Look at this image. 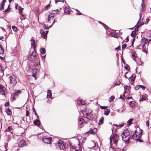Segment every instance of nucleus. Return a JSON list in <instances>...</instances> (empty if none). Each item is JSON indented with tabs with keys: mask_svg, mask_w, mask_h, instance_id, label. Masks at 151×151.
Masks as SVG:
<instances>
[{
	"mask_svg": "<svg viewBox=\"0 0 151 151\" xmlns=\"http://www.w3.org/2000/svg\"><path fill=\"white\" fill-rule=\"evenodd\" d=\"M130 86H128L127 85L125 86L124 87L125 90H129L130 87H129Z\"/></svg>",
	"mask_w": 151,
	"mask_h": 151,
	"instance_id": "obj_35",
	"label": "nucleus"
},
{
	"mask_svg": "<svg viewBox=\"0 0 151 151\" xmlns=\"http://www.w3.org/2000/svg\"><path fill=\"white\" fill-rule=\"evenodd\" d=\"M142 135V132H140L138 134H137V139L139 138Z\"/></svg>",
	"mask_w": 151,
	"mask_h": 151,
	"instance_id": "obj_40",
	"label": "nucleus"
},
{
	"mask_svg": "<svg viewBox=\"0 0 151 151\" xmlns=\"http://www.w3.org/2000/svg\"><path fill=\"white\" fill-rule=\"evenodd\" d=\"M29 115V111L28 110L26 111V116H28Z\"/></svg>",
	"mask_w": 151,
	"mask_h": 151,
	"instance_id": "obj_51",
	"label": "nucleus"
},
{
	"mask_svg": "<svg viewBox=\"0 0 151 151\" xmlns=\"http://www.w3.org/2000/svg\"><path fill=\"white\" fill-rule=\"evenodd\" d=\"M56 11H57V12L55 14L57 15L59 14H60L59 11L58 9Z\"/></svg>",
	"mask_w": 151,
	"mask_h": 151,
	"instance_id": "obj_54",
	"label": "nucleus"
},
{
	"mask_svg": "<svg viewBox=\"0 0 151 151\" xmlns=\"http://www.w3.org/2000/svg\"><path fill=\"white\" fill-rule=\"evenodd\" d=\"M121 83L120 81H118L116 82L115 83V85H119Z\"/></svg>",
	"mask_w": 151,
	"mask_h": 151,
	"instance_id": "obj_50",
	"label": "nucleus"
},
{
	"mask_svg": "<svg viewBox=\"0 0 151 151\" xmlns=\"http://www.w3.org/2000/svg\"><path fill=\"white\" fill-rule=\"evenodd\" d=\"M129 80L130 83L131 84L133 85L134 83V79L133 78V75H132L131 76V77L129 78Z\"/></svg>",
	"mask_w": 151,
	"mask_h": 151,
	"instance_id": "obj_16",
	"label": "nucleus"
},
{
	"mask_svg": "<svg viewBox=\"0 0 151 151\" xmlns=\"http://www.w3.org/2000/svg\"><path fill=\"white\" fill-rule=\"evenodd\" d=\"M104 118L103 116H102L100 119L99 121V124H101L103 123V120Z\"/></svg>",
	"mask_w": 151,
	"mask_h": 151,
	"instance_id": "obj_23",
	"label": "nucleus"
},
{
	"mask_svg": "<svg viewBox=\"0 0 151 151\" xmlns=\"http://www.w3.org/2000/svg\"><path fill=\"white\" fill-rule=\"evenodd\" d=\"M115 50H119V49L120 50V47L119 46L117 47L116 48H115Z\"/></svg>",
	"mask_w": 151,
	"mask_h": 151,
	"instance_id": "obj_56",
	"label": "nucleus"
},
{
	"mask_svg": "<svg viewBox=\"0 0 151 151\" xmlns=\"http://www.w3.org/2000/svg\"><path fill=\"white\" fill-rule=\"evenodd\" d=\"M25 141L23 140H20L19 143V147H22L25 145Z\"/></svg>",
	"mask_w": 151,
	"mask_h": 151,
	"instance_id": "obj_13",
	"label": "nucleus"
},
{
	"mask_svg": "<svg viewBox=\"0 0 151 151\" xmlns=\"http://www.w3.org/2000/svg\"><path fill=\"white\" fill-rule=\"evenodd\" d=\"M99 22L100 23H101V24H102L104 26V27L106 29H107L108 28V27H107V26H106V24H104L101 22Z\"/></svg>",
	"mask_w": 151,
	"mask_h": 151,
	"instance_id": "obj_33",
	"label": "nucleus"
},
{
	"mask_svg": "<svg viewBox=\"0 0 151 151\" xmlns=\"http://www.w3.org/2000/svg\"><path fill=\"white\" fill-rule=\"evenodd\" d=\"M5 111L8 115L11 116L12 115V111L9 108L6 109Z\"/></svg>",
	"mask_w": 151,
	"mask_h": 151,
	"instance_id": "obj_15",
	"label": "nucleus"
},
{
	"mask_svg": "<svg viewBox=\"0 0 151 151\" xmlns=\"http://www.w3.org/2000/svg\"><path fill=\"white\" fill-rule=\"evenodd\" d=\"M84 122V120L82 118H79L78 120V124L79 125H81Z\"/></svg>",
	"mask_w": 151,
	"mask_h": 151,
	"instance_id": "obj_18",
	"label": "nucleus"
},
{
	"mask_svg": "<svg viewBox=\"0 0 151 151\" xmlns=\"http://www.w3.org/2000/svg\"><path fill=\"white\" fill-rule=\"evenodd\" d=\"M142 51L145 53H146L147 52V48L145 47V44H143L142 45Z\"/></svg>",
	"mask_w": 151,
	"mask_h": 151,
	"instance_id": "obj_24",
	"label": "nucleus"
},
{
	"mask_svg": "<svg viewBox=\"0 0 151 151\" xmlns=\"http://www.w3.org/2000/svg\"><path fill=\"white\" fill-rule=\"evenodd\" d=\"M9 6H10V5H9H9H8V8L6 9L5 10V11H4V12H7L8 11V10H9L8 9L9 7Z\"/></svg>",
	"mask_w": 151,
	"mask_h": 151,
	"instance_id": "obj_58",
	"label": "nucleus"
},
{
	"mask_svg": "<svg viewBox=\"0 0 151 151\" xmlns=\"http://www.w3.org/2000/svg\"><path fill=\"white\" fill-rule=\"evenodd\" d=\"M37 70L38 69L37 68H35L32 71L33 75H32V76H34L35 75L37 72Z\"/></svg>",
	"mask_w": 151,
	"mask_h": 151,
	"instance_id": "obj_30",
	"label": "nucleus"
},
{
	"mask_svg": "<svg viewBox=\"0 0 151 151\" xmlns=\"http://www.w3.org/2000/svg\"><path fill=\"white\" fill-rule=\"evenodd\" d=\"M23 8L21 7L20 6L19 7V14L22 15V16H23V15L22 14V11Z\"/></svg>",
	"mask_w": 151,
	"mask_h": 151,
	"instance_id": "obj_27",
	"label": "nucleus"
},
{
	"mask_svg": "<svg viewBox=\"0 0 151 151\" xmlns=\"http://www.w3.org/2000/svg\"><path fill=\"white\" fill-rule=\"evenodd\" d=\"M97 129L96 128H94L92 130H89V132L91 134H94L97 132Z\"/></svg>",
	"mask_w": 151,
	"mask_h": 151,
	"instance_id": "obj_21",
	"label": "nucleus"
},
{
	"mask_svg": "<svg viewBox=\"0 0 151 151\" xmlns=\"http://www.w3.org/2000/svg\"><path fill=\"white\" fill-rule=\"evenodd\" d=\"M4 49L1 47V45L0 44V54H4Z\"/></svg>",
	"mask_w": 151,
	"mask_h": 151,
	"instance_id": "obj_26",
	"label": "nucleus"
},
{
	"mask_svg": "<svg viewBox=\"0 0 151 151\" xmlns=\"http://www.w3.org/2000/svg\"><path fill=\"white\" fill-rule=\"evenodd\" d=\"M114 96H111L109 99V102H111L113 101L114 99Z\"/></svg>",
	"mask_w": 151,
	"mask_h": 151,
	"instance_id": "obj_32",
	"label": "nucleus"
},
{
	"mask_svg": "<svg viewBox=\"0 0 151 151\" xmlns=\"http://www.w3.org/2000/svg\"><path fill=\"white\" fill-rule=\"evenodd\" d=\"M125 69L127 70H130V67H129V65H127L125 66Z\"/></svg>",
	"mask_w": 151,
	"mask_h": 151,
	"instance_id": "obj_43",
	"label": "nucleus"
},
{
	"mask_svg": "<svg viewBox=\"0 0 151 151\" xmlns=\"http://www.w3.org/2000/svg\"><path fill=\"white\" fill-rule=\"evenodd\" d=\"M119 140V136L116 134H114L112 137H111L110 143H111L113 141V143L115 145H116L117 144V142Z\"/></svg>",
	"mask_w": 151,
	"mask_h": 151,
	"instance_id": "obj_1",
	"label": "nucleus"
},
{
	"mask_svg": "<svg viewBox=\"0 0 151 151\" xmlns=\"http://www.w3.org/2000/svg\"><path fill=\"white\" fill-rule=\"evenodd\" d=\"M139 139V138H138V139L137 138V139L136 140L138 141L139 142H143V140H140V139Z\"/></svg>",
	"mask_w": 151,
	"mask_h": 151,
	"instance_id": "obj_53",
	"label": "nucleus"
},
{
	"mask_svg": "<svg viewBox=\"0 0 151 151\" xmlns=\"http://www.w3.org/2000/svg\"><path fill=\"white\" fill-rule=\"evenodd\" d=\"M44 26H45L44 28H45V29H47L48 28L47 27V26L45 24H44Z\"/></svg>",
	"mask_w": 151,
	"mask_h": 151,
	"instance_id": "obj_63",
	"label": "nucleus"
},
{
	"mask_svg": "<svg viewBox=\"0 0 151 151\" xmlns=\"http://www.w3.org/2000/svg\"><path fill=\"white\" fill-rule=\"evenodd\" d=\"M130 132L129 130L127 129H124L122 134L121 135V136L123 139H124L128 136Z\"/></svg>",
	"mask_w": 151,
	"mask_h": 151,
	"instance_id": "obj_3",
	"label": "nucleus"
},
{
	"mask_svg": "<svg viewBox=\"0 0 151 151\" xmlns=\"http://www.w3.org/2000/svg\"><path fill=\"white\" fill-rule=\"evenodd\" d=\"M40 32L43 37L44 39H46L47 37V35L48 32V31L47 30L44 31L42 29H40Z\"/></svg>",
	"mask_w": 151,
	"mask_h": 151,
	"instance_id": "obj_6",
	"label": "nucleus"
},
{
	"mask_svg": "<svg viewBox=\"0 0 151 151\" xmlns=\"http://www.w3.org/2000/svg\"><path fill=\"white\" fill-rule=\"evenodd\" d=\"M107 107V106H100V108L101 109H105Z\"/></svg>",
	"mask_w": 151,
	"mask_h": 151,
	"instance_id": "obj_44",
	"label": "nucleus"
},
{
	"mask_svg": "<svg viewBox=\"0 0 151 151\" xmlns=\"http://www.w3.org/2000/svg\"><path fill=\"white\" fill-rule=\"evenodd\" d=\"M140 27V25H138V26H137V27H136L135 29H134V31H135L136 32V31H137L138 30V28H139Z\"/></svg>",
	"mask_w": 151,
	"mask_h": 151,
	"instance_id": "obj_49",
	"label": "nucleus"
},
{
	"mask_svg": "<svg viewBox=\"0 0 151 151\" xmlns=\"http://www.w3.org/2000/svg\"><path fill=\"white\" fill-rule=\"evenodd\" d=\"M64 9V12L65 13L67 14H69L70 13L71 9L68 5L65 6Z\"/></svg>",
	"mask_w": 151,
	"mask_h": 151,
	"instance_id": "obj_10",
	"label": "nucleus"
},
{
	"mask_svg": "<svg viewBox=\"0 0 151 151\" xmlns=\"http://www.w3.org/2000/svg\"><path fill=\"white\" fill-rule=\"evenodd\" d=\"M132 121L133 119H130L127 122L128 123V125L129 126L130 125L132 124Z\"/></svg>",
	"mask_w": 151,
	"mask_h": 151,
	"instance_id": "obj_39",
	"label": "nucleus"
},
{
	"mask_svg": "<svg viewBox=\"0 0 151 151\" xmlns=\"http://www.w3.org/2000/svg\"><path fill=\"white\" fill-rule=\"evenodd\" d=\"M55 14V13H50L48 16V23H51V21H52L54 18V15Z\"/></svg>",
	"mask_w": 151,
	"mask_h": 151,
	"instance_id": "obj_7",
	"label": "nucleus"
},
{
	"mask_svg": "<svg viewBox=\"0 0 151 151\" xmlns=\"http://www.w3.org/2000/svg\"><path fill=\"white\" fill-rule=\"evenodd\" d=\"M146 124L147 126H149V121L147 120L146 122Z\"/></svg>",
	"mask_w": 151,
	"mask_h": 151,
	"instance_id": "obj_52",
	"label": "nucleus"
},
{
	"mask_svg": "<svg viewBox=\"0 0 151 151\" xmlns=\"http://www.w3.org/2000/svg\"><path fill=\"white\" fill-rule=\"evenodd\" d=\"M86 116H89V114L88 113H86Z\"/></svg>",
	"mask_w": 151,
	"mask_h": 151,
	"instance_id": "obj_64",
	"label": "nucleus"
},
{
	"mask_svg": "<svg viewBox=\"0 0 151 151\" xmlns=\"http://www.w3.org/2000/svg\"><path fill=\"white\" fill-rule=\"evenodd\" d=\"M47 94V98H50V99H52V93L51 90H48V91Z\"/></svg>",
	"mask_w": 151,
	"mask_h": 151,
	"instance_id": "obj_19",
	"label": "nucleus"
},
{
	"mask_svg": "<svg viewBox=\"0 0 151 151\" xmlns=\"http://www.w3.org/2000/svg\"><path fill=\"white\" fill-rule=\"evenodd\" d=\"M135 102L134 101H131L129 102V104L132 107H133L135 105Z\"/></svg>",
	"mask_w": 151,
	"mask_h": 151,
	"instance_id": "obj_25",
	"label": "nucleus"
},
{
	"mask_svg": "<svg viewBox=\"0 0 151 151\" xmlns=\"http://www.w3.org/2000/svg\"><path fill=\"white\" fill-rule=\"evenodd\" d=\"M43 141L45 143L51 144V138H47L46 137H43Z\"/></svg>",
	"mask_w": 151,
	"mask_h": 151,
	"instance_id": "obj_8",
	"label": "nucleus"
},
{
	"mask_svg": "<svg viewBox=\"0 0 151 151\" xmlns=\"http://www.w3.org/2000/svg\"><path fill=\"white\" fill-rule=\"evenodd\" d=\"M6 0H3L1 4V7H0V10H4V3L6 2Z\"/></svg>",
	"mask_w": 151,
	"mask_h": 151,
	"instance_id": "obj_14",
	"label": "nucleus"
},
{
	"mask_svg": "<svg viewBox=\"0 0 151 151\" xmlns=\"http://www.w3.org/2000/svg\"><path fill=\"white\" fill-rule=\"evenodd\" d=\"M40 51L41 53L42 54H44L46 52L44 48L41 49Z\"/></svg>",
	"mask_w": 151,
	"mask_h": 151,
	"instance_id": "obj_28",
	"label": "nucleus"
},
{
	"mask_svg": "<svg viewBox=\"0 0 151 151\" xmlns=\"http://www.w3.org/2000/svg\"><path fill=\"white\" fill-rule=\"evenodd\" d=\"M110 110L109 109H106L105 111L104 114L106 116L108 115L110 112Z\"/></svg>",
	"mask_w": 151,
	"mask_h": 151,
	"instance_id": "obj_22",
	"label": "nucleus"
},
{
	"mask_svg": "<svg viewBox=\"0 0 151 151\" xmlns=\"http://www.w3.org/2000/svg\"><path fill=\"white\" fill-rule=\"evenodd\" d=\"M55 145L57 148H59L61 150L63 149L65 147L64 142L60 140H59Z\"/></svg>",
	"mask_w": 151,
	"mask_h": 151,
	"instance_id": "obj_2",
	"label": "nucleus"
},
{
	"mask_svg": "<svg viewBox=\"0 0 151 151\" xmlns=\"http://www.w3.org/2000/svg\"><path fill=\"white\" fill-rule=\"evenodd\" d=\"M8 144L7 143H4V147L5 149H7Z\"/></svg>",
	"mask_w": 151,
	"mask_h": 151,
	"instance_id": "obj_45",
	"label": "nucleus"
},
{
	"mask_svg": "<svg viewBox=\"0 0 151 151\" xmlns=\"http://www.w3.org/2000/svg\"><path fill=\"white\" fill-rule=\"evenodd\" d=\"M139 86H137L136 87V90H138L139 89Z\"/></svg>",
	"mask_w": 151,
	"mask_h": 151,
	"instance_id": "obj_62",
	"label": "nucleus"
},
{
	"mask_svg": "<svg viewBox=\"0 0 151 151\" xmlns=\"http://www.w3.org/2000/svg\"><path fill=\"white\" fill-rule=\"evenodd\" d=\"M77 14L81 15L82 14V13L79 11H78L77 13Z\"/></svg>",
	"mask_w": 151,
	"mask_h": 151,
	"instance_id": "obj_59",
	"label": "nucleus"
},
{
	"mask_svg": "<svg viewBox=\"0 0 151 151\" xmlns=\"http://www.w3.org/2000/svg\"><path fill=\"white\" fill-rule=\"evenodd\" d=\"M139 87L142 88L143 90H145V87L143 86L142 85H140L139 86Z\"/></svg>",
	"mask_w": 151,
	"mask_h": 151,
	"instance_id": "obj_48",
	"label": "nucleus"
},
{
	"mask_svg": "<svg viewBox=\"0 0 151 151\" xmlns=\"http://www.w3.org/2000/svg\"><path fill=\"white\" fill-rule=\"evenodd\" d=\"M36 56V55L35 54V53L34 52H32V54H31V55H29V57L32 58L33 57L35 58V57Z\"/></svg>",
	"mask_w": 151,
	"mask_h": 151,
	"instance_id": "obj_34",
	"label": "nucleus"
},
{
	"mask_svg": "<svg viewBox=\"0 0 151 151\" xmlns=\"http://www.w3.org/2000/svg\"><path fill=\"white\" fill-rule=\"evenodd\" d=\"M33 123L39 126L40 124V121L38 119H36V120H35L33 122Z\"/></svg>",
	"mask_w": 151,
	"mask_h": 151,
	"instance_id": "obj_20",
	"label": "nucleus"
},
{
	"mask_svg": "<svg viewBox=\"0 0 151 151\" xmlns=\"http://www.w3.org/2000/svg\"><path fill=\"white\" fill-rule=\"evenodd\" d=\"M8 129L10 131H11L12 130V126H9L8 127Z\"/></svg>",
	"mask_w": 151,
	"mask_h": 151,
	"instance_id": "obj_46",
	"label": "nucleus"
},
{
	"mask_svg": "<svg viewBox=\"0 0 151 151\" xmlns=\"http://www.w3.org/2000/svg\"><path fill=\"white\" fill-rule=\"evenodd\" d=\"M86 118L87 119H88L89 120H90L91 118V117L89 115V116H86Z\"/></svg>",
	"mask_w": 151,
	"mask_h": 151,
	"instance_id": "obj_55",
	"label": "nucleus"
},
{
	"mask_svg": "<svg viewBox=\"0 0 151 151\" xmlns=\"http://www.w3.org/2000/svg\"><path fill=\"white\" fill-rule=\"evenodd\" d=\"M31 43L32 47L33 48L35 49V40L33 39H31Z\"/></svg>",
	"mask_w": 151,
	"mask_h": 151,
	"instance_id": "obj_17",
	"label": "nucleus"
},
{
	"mask_svg": "<svg viewBox=\"0 0 151 151\" xmlns=\"http://www.w3.org/2000/svg\"><path fill=\"white\" fill-rule=\"evenodd\" d=\"M55 20L53 21V23H52V24L51 26H50L49 27H51L52 26V24H53L54 23H55Z\"/></svg>",
	"mask_w": 151,
	"mask_h": 151,
	"instance_id": "obj_61",
	"label": "nucleus"
},
{
	"mask_svg": "<svg viewBox=\"0 0 151 151\" xmlns=\"http://www.w3.org/2000/svg\"><path fill=\"white\" fill-rule=\"evenodd\" d=\"M132 58L135 61H136V58H137V56L136 53H135V52L134 51H132Z\"/></svg>",
	"mask_w": 151,
	"mask_h": 151,
	"instance_id": "obj_12",
	"label": "nucleus"
},
{
	"mask_svg": "<svg viewBox=\"0 0 151 151\" xmlns=\"http://www.w3.org/2000/svg\"><path fill=\"white\" fill-rule=\"evenodd\" d=\"M124 124L123 123V124H120L117 127L120 126V127H123L124 126Z\"/></svg>",
	"mask_w": 151,
	"mask_h": 151,
	"instance_id": "obj_60",
	"label": "nucleus"
},
{
	"mask_svg": "<svg viewBox=\"0 0 151 151\" xmlns=\"http://www.w3.org/2000/svg\"><path fill=\"white\" fill-rule=\"evenodd\" d=\"M6 93L5 88L1 85L0 84V94L5 96Z\"/></svg>",
	"mask_w": 151,
	"mask_h": 151,
	"instance_id": "obj_5",
	"label": "nucleus"
},
{
	"mask_svg": "<svg viewBox=\"0 0 151 151\" xmlns=\"http://www.w3.org/2000/svg\"><path fill=\"white\" fill-rule=\"evenodd\" d=\"M127 46V45L126 44H124L122 45V48L123 50H124L125 49V48Z\"/></svg>",
	"mask_w": 151,
	"mask_h": 151,
	"instance_id": "obj_41",
	"label": "nucleus"
},
{
	"mask_svg": "<svg viewBox=\"0 0 151 151\" xmlns=\"http://www.w3.org/2000/svg\"><path fill=\"white\" fill-rule=\"evenodd\" d=\"M12 28L14 32H16L17 30V28L14 26H12Z\"/></svg>",
	"mask_w": 151,
	"mask_h": 151,
	"instance_id": "obj_38",
	"label": "nucleus"
},
{
	"mask_svg": "<svg viewBox=\"0 0 151 151\" xmlns=\"http://www.w3.org/2000/svg\"><path fill=\"white\" fill-rule=\"evenodd\" d=\"M10 80L11 83L13 86L15 85L17 83V81L16 78L15 76L12 75L10 76Z\"/></svg>",
	"mask_w": 151,
	"mask_h": 151,
	"instance_id": "obj_4",
	"label": "nucleus"
},
{
	"mask_svg": "<svg viewBox=\"0 0 151 151\" xmlns=\"http://www.w3.org/2000/svg\"><path fill=\"white\" fill-rule=\"evenodd\" d=\"M144 0H142V3L141 4V12L143 13L145 11V10L146 9L145 5L144 4Z\"/></svg>",
	"mask_w": 151,
	"mask_h": 151,
	"instance_id": "obj_11",
	"label": "nucleus"
},
{
	"mask_svg": "<svg viewBox=\"0 0 151 151\" xmlns=\"http://www.w3.org/2000/svg\"><path fill=\"white\" fill-rule=\"evenodd\" d=\"M9 102H6L5 104V106L6 107L9 106Z\"/></svg>",
	"mask_w": 151,
	"mask_h": 151,
	"instance_id": "obj_47",
	"label": "nucleus"
},
{
	"mask_svg": "<svg viewBox=\"0 0 151 151\" xmlns=\"http://www.w3.org/2000/svg\"><path fill=\"white\" fill-rule=\"evenodd\" d=\"M61 2L62 3L64 2V0H55V3L57 4L58 2Z\"/></svg>",
	"mask_w": 151,
	"mask_h": 151,
	"instance_id": "obj_36",
	"label": "nucleus"
},
{
	"mask_svg": "<svg viewBox=\"0 0 151 151\" xmlns=\"http://www.w3.org/2000/svg\"><path fill=\"white\" fill-rule=\"evenodd\" d=\"M50 2H51V1H50ZM50 3L49 4H48L47 5L45 6V10L47 9H48V8L50 7Z\"/></svg>",
	"mask_w": 151,
	"mask_h": 151,
	"instance_id": "obj_42",
	"label": "nucleus"
},
{
	"mask_svg": "<svg viewBox=\"0 0 151 151\" xmlns=\"http://www.w3.org/2000/svg\"><path fill=\"white\" fill-rule=\"evenodd\" d=\"M22 92V91L20 90L17 91L14 93L15 96H18L19 94H20Z\"/></svg>",
	"mask_w": 151,
	"mask_h": 151,
	"instance_id": "obj_29",
	"label": "nucleus"
},
{
	"mask_svg": "<svg viewBox=\"0 0 151 151\" xmlns=\"http://www.w3.org/2000/svg\"><path fill=\"white\" fill-rule=\"evenodd\" d=\"M136 32L135 31H132V33L131 34V36L132 37H134L135 36V35L136 34Z\"/></svg>",
	"mask_w": 151,
	"mask_h": 151,
	"instance_id": "obj_37",
	"label": "nucleus"
},
{
	"mask_svg": "<svg viewBox=\"0 0 151 151\" xmlns=\"http://www.w3.org/2000/svg\"><path fill=\"white\" fill-rule=\"evenodd\" d=\"M138 133V132L136 130L135 131V132L131 136H130L129 137V139H133L136 140L137 139V133Z\"/></svg>",
	"mask_w": 151,
	"mask_h": 151,
	"instance_id": "obj_9",
	"label": "nucleus"
},
{
	"mask_svg": "<svg viewBox=\"0 0 151 151\" xmlns=\"http://www.w3.org/2000/svg\"><path fill=\"white\" fill-rule=\"evenodd\" d=\"M77 104H78L79 105H80V104L84 105V102H83L81 100H78V101Z\"/></svg>",
	"mask_w": 151,
	"mask_h": 151,
	"instance_id": "obj_31",
	"label": "nucleus"
},
{
	"mask_svg": "<svg viewBox=\"0 0 151 151\" xmlns=\"http://www.w3.org/2000/svg\"><path fill=\"white\" fill-rule=\"evenodd\" d=\"M129 38H128V37H127L126 38V39H125V40H126V41H125V42H127L128 41H129Z\"/></svg>",
	"mask_w": 151,
	"mask_h": 151,
	"instance_id": "obj_57",
	"label": "nucleus"
}]
</instances>
